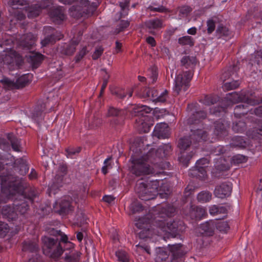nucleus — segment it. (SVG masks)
I'll return each mask as SVG.
<instances>
[{"instance_id": "nucleus-1", "label": "nucleus", "mask_w": 262, "mask_h": 262, "mask_svg": "<svg viewBox=\"0 0 262 262\" xmlns=\"http://www.w3.org/2000/svg\"><path fill=\"white\" fill-rule=\"evenodd\" d=\"M151 111V108L146 105H137L134 107L132 114L137 117L136 119V127L142 133H147L150 130V118L146 115Z\"/></svg>"}, {"instance_id": "nucleus-2", "label": "nucleus", "mask_w": 262, "mask_h": 262, "mask_svg": "<svg viewBox=\"0 0 262 262\" xmlns=\"http://www.w3.org/2000/svg\"><path fill=\"white\" fill-rule=\"evenodd\" d=\"M159 186V181L158 180L139 182L136 184L135 190L141 200L147 201L155 198Z\"/></svg>"}, {"instance_id": "nucleus-3", "label": "nucleus", "mask_w": 262, "mask_h": 262, "mask_svg": "<svg viewBox=\"0 0 262 262\" xmlns=\"http://www.w3.org/2000/svg\"><path fill=\"white\" fill-rule=\"evenodd\" d=\"M148 157V155L141 157H136L135 155L133 156L130 160L131 162V165L129 167L130 171L136 176L152 173L153 169L147 163L149 160Z\"/></svg>"}, {"instance_id": "nucleus-4", "label": "nucleus", "mask_w": 262, "mask_h": 262, "mask_svg": "<svg viewBox=\"0 0 262 262\" xmlns=\"http://www.w3.org/2000/svg\"><path fill=\"white\" fill-rule=\"evenodd\" d=\"M157 227L159 229L158 234L160 235H165L167 237H176L182 230L181 222L172 221L171 220L158 221Z\"/></svg>"}, {"instance_id": "nucleus-5", "label": "nucleus", "mask_w": 262, "mask_h": 262, "mask_svg": "<svg viewBox=\"0 0 262 262\" xmlns=\"http://www.w3.org/2000/svg\"><path fill=\"white\" fill-rule=\"evenodd\" d=\"M43 243V250L46 254H49L53 258H57L63 252L60 244L54 239L44 237L42 238Z\"/></svg>"}, {"instance_id": "nucleus-6", "label": "nucleus", "mask_w": 262, "mask_h": 262, "mask_svg": "<svg viewBox=\"0 0 262 262\" xmlns=\"http://www.w3.org/2000/svg\"><path fill=\"white\" fill-rule=\"evenodd\" d=\"M192 77L191 73L186 71L179 74L174 80V90L178 94L182 90H187L189 82Z\"/></svg>"}, {"instance_id": "nucleus-7", "label": "nucleus", "mask_w": 262, "mask_h": 262, "mask_svg": "<svg viewBox=\"0 0 262 262\" xmlns=\"http://www.w3.org/2000/svg\"><path fill=\"white\" fill-rule=\"evenodd\" d=\"M18 188L15 184L11 183L10 181L7 182L6 178L2 179V190L3 193L7 195L9 198L17 194L18 196L21 198H24L23 195L18 192Z\"/></svg>"}, {"instance_id": "nucleus-8", "label": "nucleus", "mask_w": 262, "mask_h": 262, "mask_svg": "<svg viewBox=\"0 0 262 262\" xmlns=\"http://www.w3.org/2000/svg\"><path fill=\"white\" fill-rule=\"evenodd\" d=\"M5 88L8 90L22 88L29 82L28 76L24 75L19 77L15 82L4 78L1 80Z\"/></svg>"}, {"instance_id": "nucleus-9", "label": "nucleus", "mask_w": 262, "mask_h": 262, "mask_svg": "<svg viewBox=\"0 0 262 262\" xmlns=\"http://www.w3.org/2000/svg\"><path fill=\"white\" fill-rule=\"evenodd\" d=\"M231 190V184L229 183H224L215 187L214 193L216 197L223 199L229 196Z\"/></svg>"}, {"instance_id": "nucleus-10", "label": "nucleus", "mask_w": 262, "mask_h": 262, "mask_svg": "<svg viewBox=\"0 0 262 262\" xmlns=\"http://www.w3.org/2000/svg\"><path fill=\"white\" fill-rule=\"evenodd\" d=\"M154 133L158 138H165L168 135V128L166 123H161L157 124L155 127Z\"/></svg>"}, {"instance_id": "nucleus-11", "label": "nucleus", "mask_w": 262, "mask_h": 262, "mask_svg": "<svg viewBox=\"0 0 262 262\" xmlns=\"http://www.w3.org/2000/svg\"><path fill=\"white\" fill-rule=\"evenodd\" d=\"M256 102L255 101L248 99L244 104L237 105L234 109V115L237 117H241L242 115L246 114L248 111L247 104L254 105Z\"/></svg>"}, {"instance_id": "nucleus-12", "label": "nucleus", "mask_w": 262, "mask_h": 262, "mask_svg": "<svg viewBox=\"0 0 262 262\" xmlns=\"http://www.w3.org/2000/svg\"><path fill=\"white\" fill-rule=\"evenodd\" d=\"M215 223L212 222H207L201 225L199 228L200 232L207 236L212 235L214 233Z\"/></svg>"}, {"instance_id": "nucleus-13", "label": "nucleus", "mask_w": 262, "mask_h": 262, "mask_svg": "<svg viewBox=\"0 0 262 262\" xmlns=\"http://www.w3.org/2000/svg\"><path fill=\"white\" fill-rule=\"evenodd\" d=\"M50 15L53 19V21L56 23H59L65 18L63 11L59 7L56 8L52 10Z\"/></svg>"}, {"instance_id": "nucleus-14", "label": "nucleus", "mask_w": 262, "mask_h": 262, "mask_svg": "<svg viewBox=\"0 0 262 262\" xmlns=\"http://www.w3.org/2000/svg\"><path fill=\"white\" fill-rule=\"evenodd\" d=\"M20 45L26 48H29L33 46L35 41L36 37L31 33L23 35L21 38Z\"/></svg>"}, {"instance_id": "nucleus-15", "label": "nucleus", "mask_w": 262, "mask_h": 262, "mask_svg": "<svg viewBox=\"0 0 262 262\" xmlns=\"http://www.w3.org/2000/svg\"><path fill=\"white\" fill-rule=\"evenodd\" d=\"M227 124H224L220 121L216 122L215 123L214 133L219 137L225 136L227 134Z\"/></svg>"}, {"instance_id": "nucleus-16", "label": "nucleus", "mask_w": 262, "mask_h": 262, "mask_svg": "<svg viewBox=\"0 0 262 262\" xmlns=\"http://www.w3.org/2000/svg\"><path fill=\"white\" fill-rule=\"evenodd\" d=\"M208 163V160L206 158L201 159L196 162L198 172H200L202 175L198 174V176L202 179H205L206 176V171L204 169V167H206Z\"/></svg>"}, {"instance_id": "nucleus-17", "label": "nucleus", "mask_w": 262, "mask_h": 262, "mask_svg": "<svg viewBox=\"0 0 262 262\" xmlns=\"http://www.w3.org/2000/svg\"><path fill=\"white\" fill-rule=\"evenodd\" d=\"M45 8V6H41L40 5L36 4L29 7L26 11L28 13V16L29 18H33L39 15L41 9Z\"/></svg>"}, {"instance_id": "nucleus-18", "label": "nucleus", "mask_w": 262, "mask_h": 262, "mask_svg": "<svg viewBox=\"0 0 262 262\" xmlns=\"http://www.w3.org/2000/svg\"><path fill=\"white\" fill-rule=\"evenodd\" d=\"M2 214L4 217L12 220L15 219L17 216L16 212L14 210V208L9 206L3 207Z\"/></svg>"}, {"instance_id": "nucleus-19", "label": "nucleus", "mask_w": 262, "mask_h": 262, "mask_svg": "<svg viewBox=\"0 0 262 262\" xmlns=\"http://www.w3.org/2000/svg\"><path fill=\"white\" fill-rule=\"evenodd\" d=\"M80 255L81 253L78 251H72L69 254H66L64 262H78Z\"/></svg>"}, {"instance_id": "nucleus-20", "label": "nucleus", "mask_w": 262, "mask_h": 262, "mask_svg": "<svg viewBox=\"0 0 262 262\" xmlns=\"http://www.w3.org/2000/svg\"><path fill=\"white\" fill-rule=\"evenodd\" d=\"M230 144L233 147L244 148L246 147L247 143L242 137H235L232 138Z\"/></svg>"}, {"instance_id": "nucleus-21", "label": "nucleus", "mask_w": 262, "mask_h": 262, "mask_svg": "<svg viewBox=\"0 0 262 262\" xmlns=\"http://www.w3.org/2000/svg\"><path fill=\"white\" fill-rule=\"evenodd\" d=\"M145 25L149 29H158L162 27V22L158 19L149 20L145 22Z\"/></svg>"}, {"instance_id": "nucleus-22", "label": "nucleus", "mask_w": 262, "mask_h": 262, "mask_svg": "<svg viewBox=\"0 0 262 262\" xmlns=\"http://www.w3.org/2000/svg\"><path fill=\"white\" fill-rule=\"evenodd\" d=\"M193 155L194 154L192 151L190 153H187L185 151H181L180 155L179 156V160L180 162L187 166L188 161Z\"/></svg>"}, {"instance_id": "nucleus-23", "label": "nucleus", "mask_w": 262, "mask_h": 262, "mask_svg": "<svg viewBox=\"0 0 262 262\" xmlns=\"http://www.w3.org/2000/svg\"><path fill=\"white\" fill-rule=\"evenodd\" d=\"M181 61L182 65L189 68L193 66L196 63V60L193 56H185L182 58Z\"/></svg>"}, {"instance_id": "nucleus-24", "label": "nucleus", "mask_w": 262, "mask_h": 262, "mask_svg": "<svg viewBox=\"0 0 262 262\" xmlns=\"http://www.w3.org/2000/svg\"><path fill=\"white\" fill-rule=\"evenodd\" d=\"M168 255L167 253L163 249L159 248L157 250L155 257L156 262H164L167 258Z\"/></svg>"}, {"instance_id": "nucleus-25", "label": "nucleus", "mask_w": 262, "mask_h": 262, "mask_svg": "<svg viewBox=\"0 0 262 262\" xmlns=\"http://www.w3.org/2000/svg\"><path fill=\"white\" fill-rule=\"evenodd\" d=\"M7 139L10 141L11 146L14 150L18 151L20 150L19 142L12 134L7 135Z\"/></svg>"}, {"instance_id": "nucleus-26", "label": "nucleus", "mask_w": 262, "mask_h": 262, "mask_svg": "<svg viewBox=\"0 0 262 262\" xmlns=\"http://www.w3.org/2000/svg\"><path fill=\"white\" fill-rule=\"evenodd\" d=\"M191 141L189 138H183L179 140L178 147L181 151H185L189 147Z\"/></svg>"}, {"instance_id": "nucleus-27", "label": "nucleus", "mask_w": 262, "mask_h": 262, "mask_svg": "<svg viewBox=\"0 0 262 262\" xmlns=\"http://www.w3.org/2000/svg\"><path fill=\"white\" fill-rule=\"evenodd\" d=\"M130 214L139 212L143 210V207L137 200L132 203L129 206Z\"/></svg>"}, {"instance_id": "nucleus-28", "label": "nucleus", "mask_w": 262, "mask_h": 262, "mask_svg": "<svg viewBox=\"0 0 262 262\" xmlns=\"http://www.w3.org/2000/svg\"><path fill=\"white\" fill-rule=\"evenodd\" d=\"M191 216H194L196 219H200L206 214V211L204 208L196 207L192 210Z\"/></svg>"}, {"instance_id": "nucleus-29", "label": "nucleus", "mask_w": 262, "mask_h": 262, "mask_svg": "<svg viewBox=\"0 0 262 262\" xmlns=\"http://www.w3.org/2000/svg\"><path fill=\"white\" fill-rule=\"evenodd\" d=\"M211 194L207 191H202L198 195L197 198L199 201L202 203L207 202L211 199Z\"/></svg>"}, {"instance_id": "nucleus-30", "label": "nucleus", "mask_w": 262, "mask_h": 262, "mask_svg": "<svg viewBox=\"0 0 262 262\" xmlns=\"http://www.w3.org/2000/svg\"><path fill=\"white\" fill-rule=\"evenodd\" d=\"M38 249V246L35 242H29L25 243L23 246V250L31 252L36 251Z\"/></svg>"}, {"instance_id": "nucleus-31", "label": "nucleus", "mask_w": 262, "mask_h": 262, "mask_svg": "<svg viewBox=\"0 0 262 262\" xmlns=\"http://www.w3.org/2000/svg\"><path fill=\"white\" fill-rule=\"evenodd\" d=\"M179 43L181 45L192 46L194 45L193 38L189 36H185L180 37L178 40Z\"/></svg>"}, {"instance_id": "nucleus-32", "label": "nucleus", "mask_w": 262, "mask_h": 262, "mask_svg": "<svg viewBox=\"0 0 262 262\" xmlns=\"http://www.w3.org/2000/svg\"><path fill=\"white\" fill-rule=\"evenodd\" d=\"M180 246L178 245H174L170 247V251L173 253V257L171 260V262H182V258L176 257L177 254L179 253V249Z\"/></svg>"}, {"instance_id": "nucleus-33", "label": "nucleus", "mask_w": 262, "mask_h": 262, "mask_svg": "<svg viewBox=\"0 0 262 262\" xmlns=\"http://www.w3.org/2000/svg\"><path fill=\"white\" fill-rule=\"evenodd\" d=\"M43 55L38 53H33L30 56L31 61L33 66H37L43 60Z\"/></svg>"}, {"instance_id": "nucleus-34", "label": "nucleus", "mask_w": 262, "mask_h": 262, "mask_svg": "<svg viewBox=\"0 0 262 262\" xmlns=\"http://www.w3.org/2000/svg\"><path fill=\"white\" fill-rule=\"evenodd\" d=\"M216 228L222 232H226L229 229V226L226 221H220L215 224Z\"/></svg>"}, {"instance_id": "nucleus-35", "label": "nucleus", "mask_w": 262, "mask_h": 262, "mask_svg": "<svg viewBox=\"0 0 262 262\" xmlns=\"http://www.w3.org/2000/svg\"><path fill=\"white\" fill-rule=\"evenodd\" d=\"M61 211L63 212H68L71 210V204L69 201L63 200L59 203Z\"/></svg>"}, {"instance_id": "nucleus-36", "label": "nucleus", "mask_w": 262, "mask_h": 262, "mask_svg": "<svg viewBox=\"0 0 262 262\" xmlns=\"http://www.w3.org/2000/svg\"><path fill=\"white\" fill-rule=\"evenodd\" d=\"M245 122L239 121L238 122L233 123L232 129L235 132H242L245 129Z\"/></svg>"}, {"instance_id": "nucleus-37", "label": "nucleus", "mask_w": 262, "mask_h": 262, "mask_svg": "<svg viewBox=\"0 0 262 262\" xmlns=\"http://www.w3.org/2000/svg\"><path fill=\"white\" fill-rule=\"evenodd\" d=\"M8 4L14 9H18L19 6H23L26 3L24 0H7Z\"/></svg>"}, {"instance_id": "nucleus-38", "label": "nucleus", "mask_w": 262, "mask_h": 262, "mask_svg": "<svg viewBox=\"0 0 262 262\" xmlns=\"http://www.w3.org/2000/svg\"><path fill=\"white\" fill-rule=\"evenodd\" d=\"M16 210L21 214L25 213L28 209V205L25 202H23L21 204H15Z\"/></svg>"}, {"instance_id": "nucleus-39", "label": "nucleus", "mask_w": 262, "mask_h": 262, "mask_svg": "<svg viewBox=\"0 0 262 262\" xmlns=\"http://www.w3.org/2000/svg\"><path fill=\"white\" fill-rule=\"evenodd\" d=\"M116 255L118 260L121 262H128V257L125 252L122 250H119L116 252Z\"/></svg>"}, {"instance_id": "nucleus-40", "label": "nucleus", "mask_w": 262, "mask_h": 262, "mask_svg": "<svg viewBox=\"0 0 262 262\" xmlns=\"http://www.w3.org/2000/svg\"><path fill=\"white\" fill-rule=\"evenodd\" d=\"M239 84V83L237 81H233L231 82L225 83L223 87L224 90L229 91L236 89L238 86Z\"/></svg>"}, {"instance_id": "nucleus-41", "label": "nucleus", "mask_w": 262, "mask_h": 262, "mask_svg": "<svg viewBox=\"0 0 262 262\" xmlns=\"http://www.w3.org/2000/svg\"><path fill=\"white\" fill-rule=\"evenodd\" d=\"M226 210L225 208L219 207L215 205L212 206L209 209L210 213L212 215H216L221 212L226 213Z\"/></svg>"}, {"instance_id": "nucleus-42", "label": "nucleus", "mask_w": 262, "mask_h": 262, "mask_svg": "<svg viewBox=\"0 0 262 262\" xmlns=\"http://www.w3.org/2000/svg\"><path fill=\"white\" fill-rule=\"evenodd\" d=\"M31 118L35 121L39 122L43 118V115L40 110H35L32 113Z\"/></svg>"}, {"instance_id": "nucleus-43", "label": "nucleus", "mask_w": 262, "mask_h": 262, "mask_svg": "<svg viewBox=\"0 0 262 262\" xmlns=\"http://www.w3.org/2000/svg\"><path fill=\"white\" fill-rule=\"evenodd\" d=\"M9 230L8 225L4 222H0V238L5 237Z\"/></svg>"}, {"instance_id": "nucleus-44", "label": "nucleus", "mask_w": 262, "mask_h": 262, "mask_svg": "<svg viewBox=\"0 0 262 262\" xmlns=\"http://www.w3.org/2000/svg\"><path fill=\"white\" fill-rule=\"evenodd\" d=\"M167 97V90L163 91L160 94L158 93L157 96L155 98V102H164Z\"/></svg>"}, {"instance_id": "nucleus-45", "label": "nucleus", "mask_w": 262, "mask_h": 262, "mask_svg": "<svg viewBox=\"0 0 262 262\" xmlns=\"http://www.w3.org/2000/svg\"><path fill=\"white\" fill-rule=\"evenodd\" d=\"M206 114L203 111H201L199 112H196L195 114H193L192 117L190 118L188 120V122L189 123L192 124L195 123V120H193V118L196 117H199L201 119H204L206 117Z\"/></svg>"}, {"instance_id": "nucleus-46", "label": "nucleus", "mask_w": 262, "mask_h": 262, "mask_svg": "<svg viewBox=\"0 0 262 262\" xmlns=\"http://www.w3.org/2000/svg\"><path fill=\"white\" fill-rule=\"evenodd\" d=\"M122 111L113 107H110L108 110V115L110 116H118L121 115Z\"/></svg>"}, {"instance_id": "nucleus-47", "label": "nucleus", "mask_w": 262, "mask_h": 262, "mask_svg": "<svg viewBox=\"0 0 262 262\" xmlns=\"http://www.w3.org/2000/svg\"><path fill=\"white\" fill-rule=\"evenodd\" d=\"M135 225L139 229H142L146 225V221L144 218H140L135 220Z\"/></svg>"}, {"instance_id": "nucleus-48", "label": "nucleus", "mask_w": 262, "mask_h": 262, "mask_svg": "<svg viewBox=\"0 0 262 262\" xmlns=\"http://www.w3.org/2000/svg\"><path fill=\"white\" fill-rule=\"evenodd\" d=\"M112 159L111 157H108V158L106 159L103 163L104 165L102 167V172L104 174H106L107 173V169H110L111 168V166L109 163H108V162Z\"/></svg>"}, {"instance_id": "nucleus-49", "label": "nucleus", "mask_w": 262, "mask_h": 262, "mask_svg": "<svg viewBox=\"0 0 262 262\" xmlns=\"http://www.w3.org/2000/svg\"><path fill=\"white\" fill-rule=\"evenodd\" d=\"M227 99L232 103H235L241 100L239 98L238 95L236 93L229 94L227 97Z\"/></svg>"}, {"instance_id": "nucleus-50", "label": "nucleus", "mask_w": 262, "mask_h": 262, "mask_svg": "<svg viewBox=\"0 0 262 262\" xmlns=\"http://www.w3.org/2000/svg\"><path fill=\"white\" fill-rule=\"evenodd\" d=\"M61 38V35H60V36L58 37L57 38H56L55 39H53V36L51 35L50 37H47L45 38L43 40H42L41 41V43L43 46H45L47 44H48L49 42H52L55 39L59 40Z\"/></svg>"}, {"instance_id": "nucleus-51", "label": "nucleus", "mask_w": 262, "mask_h": 262, "mask_svg": "<svg viewBox=\"0 0 262 262\" xmlns=\"http://www.w3.org/2000/svg\"><path fill=\"white\" fill-rule=\"evenodd\" d=\"M103 52V49L102 47H99L96 48L92 55L93 59L94 60L97 59L101 55Z\"/></svg>"}, {"instance_id": "nucleus-52", "label": "nucleus", "mask_w": 262, "mask_h": 262, "mask_svg": "<svg viewBox=\"0 0 262 262\" xmlns=\"http://www.w3.org/2000/svg\"><path fill=\"white\" fill-rule=\"evenodd\" d=\"M77 43L73 42L68 47H67L65 53L67 55H72L75 51L76 45Z\"/></svg>"}, {"instance_id": "nucleus-53", "label": "nucleus", "mask_w": 262, "mask_h": 262, "mask_svg": "<svg viewBox=\"0 0 262 262\" xmlns=\"http://www.w3.org/2000/svg\"><path fill=\"white\" fill-rule=\"evenodd\" d=\"M191 11V9L189 7L185 6L180 8V13L182 16H187Z\"/></svg>"}, {"instance_id": "nucleus-54", "label": "nucleus", "mask_w": 262, "mask_h": 262, "mask_svg": "<svg viewBox=\"0 0 262 262\" xmlns=\"http://www.w3.org/2000/svg\"><path fill=\"white\" fill-rule=\"evenodd\" d=\"M103 71L105 73V75L103 76V84L101 89L102 92H104V89L106 87L108 79L110 78V75L106 73V71L104 70Z\"/></svg>"}, {"instance_id": "nucleus-55", "label": "nucleus", "mask_w": 262, "mask_h": 262, "mask_svg": "<svg viewBox=\"0 0 262 262\" xmlns=\"http://www.w3.org/2000/svg\"><path fill=\"white\" fill-rule=\"evenodd\" d=\"M207 24L208 33L210 34L214 30L215 23L212 20L210 19L207 21Z\"/></svg>"}, {"instance_id": "nucleus-56", "label": "nucleus", "mask_w": 262, "mask_h": 262, "mask_svg": "<svg viewBox=\"0 0 262 262\" xmlns=\"http://www.w3.org/2000/svg\"><path fill=\"white\" fill-rule=\"evenodd\" d=\"M86 52H87V50H86V47H83L82 48V49L78 52V54L76 56V60L77 61H79L86 54Z\"/></svg>"}, {"instance_id": "nucleus-57", "label": "nucleus", "mask_w": 262, "mask_h": 262, "mask_svg": "<svg viewBox=\"0 0 262 262\" xmlns=\"http://www.w3.org/2000/svg\"><path fill=\"white\" fill-rule=\"evenodd\" d=\"M129 26L128 21L126 20H122L120 21V27L119 29H117L116 32L117 33H119L123 29L126 28Z\"/></svg>"}, {"instance_id": "nucleus-58", "label": "nucleus", "mask_w": 262, "mask_h": 262, "mask_svg": "<svg viewBox=\"0 0 262 262\" xmlns=\"http://www.w3.org/2000/svg\"><path fill=\"white\" fill-rule=\"evenodd\" d=\"M255 59H251V60L254 62H256L257 64H259L261 60H262V52L258 51L255 53L254 55Z\"/></svg>"}, {"instance_id": "nucleus-59", "label": "nucleus", "mask_w": 262, "mask_h": 262, "mask_svg": "<svg viewBox=\"0 0 262 262\" xmlns=\"http://www.w3.org/2000/svg\"><path fill=\"white\" fill-rule=\"evenodd\" d=\"M151 73L150 75V77L152 80V82L154 83L157 79V73L156 69L152 68L151 69Z\"/></svg>"}, {"instance_id": "nucleus-60", "label": "nucleus", "mask_w": 262, "mask_h": 262, "mask_svg": "<svg viewBox=\"0 0 262 262\" xmlns=\"http://www.w3.org/2000/svg\"><path fill=\"white\" fill-rule=\"evenodd\" d=\"M233 160L238 163H242L246 160L245 157L242 155H237L233 157Z\"/></svg>"}, {"instance_id": "nucleus-61", "label": "nucleus", "mask_w": 262, "mask_h": 262, "mask_svg": "<svg viewBox=\"0 0 262 262\" xmlns=\"http://www.w3.org/2000/svg\"><path fill=\"white\" fill-rule=\"evenodd\" d=\"M151 89L148 88H145L142 94V97H148L150 98L151 94Z\"/></svg>"}, {"instance_id": "nucleus-62", "label": "nucleus", "mask_w": 262, "mask_h": 262, "mask_svg": "<svg viewBox=\"0 0 262 262\" xmlns=\"http://www.w3.org/2000/svg\"><path fill=\"white\" fill-rule=\"evenodd\" d=\"M103 200L105 202L111 203L114 201L115 198L112 195H105L103 198Z\"/></svg>"}, {"instance_id": "nucleus-63", "label": "nucleus", "mask_w": 262, "mask_h": 262, "mask_svg": "<svg viewBox=\"0 0 262 262\" xmlns=\"http://www.w3.org/2000/svg\"><path fill=\"white\" fill-rule=\"evenodd\" d=\"M67 167L64 165H61L58 169V172L61 176H63L66 173Z\"/></svg>"}, {"instance_id": "nucleus-64", "label": "nucleus", "mask_w": 262, "mask_h": 262, "mask_svg": "<svg viewBox=\"0 0 262 262\" xmlns=\"http://www.w3.org/2000/svg\"><path fill=\"white\" fill-rule=\"evenodd\" d=\"M116 46L115 48V53H118L120 52H121V48H122V44L118 41H116Z\"/></svg>"}]
</instances>
